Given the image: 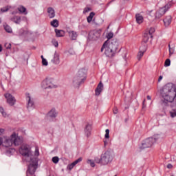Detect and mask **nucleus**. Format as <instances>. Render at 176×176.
<instances>
[{
  "label": "nucleus",
  "mask_w": 176,
  "mask_h": 176,
  "mask_svg": "<svg viewBox=\"0 0 176 176\" xmlns=\"http://www.w3.org/2000/svg\"><path fill=\"white\" fill-rule=\"evenodd\" d=\"M108 145V140H104V146H107Z\"/></svg>",
  "instance_id": "60"
},
{
  "label": "nucleus",
  "mask_w": 176,
  "mask_h": 176,
  "mask_svg": "<svg viewBox=\"0 0 176 176\" xmlns=\"http://www.w3.org/2000/svg\"><path fill=\"white\" fill-rule=\"evenodd\" d=\"M12 145H13L12 135H10V138H4V140H3V146L9 148V146H12Z\"/></svg>",
  "instance_id": "14"
},
{
  "label": "nucleus",
  "mask_w": 176,
  "mask_h": 176,
  "mask_svg": "<svg viewBox=\"0 0 176 176\" xmlns=\"http://www.w3.org/2000/svg\"><path fill=\"white\" fill-rule=\"evenodd\" d=\"M105 135H104V138H106V140H109V129H106L105 131Z\"/></svg>",
  "instance_id": "47"
},
{
  "label": "nucleus",
  "mask_w": 176,
  "mask_h": 176,
  "mask_svg": "<svg viewBox=\"0 0 176 176\" xmlns=\"http://www.w3.org/2000/svg\"><path fill=\"white\" fill-rule=\"evenodd\" d=\"M67 56H74L75 54V51L72 49H70L67 51L65 52Z\"/></svg>",
  "instance_id": "35"
},
{
  "label": "nucleus",
  "mask_w": 176,
  "mask_h": 176,
  "mask_svg": "<svg viewBox=\"0 0 176 176\" xmlns=\"http://www.w3.org/2000/svg\"><path fill=\"white\" fill-rule=\"evenodd\" d=\"M12 145H14L15 146H19V145H21L23 143V140L20 137L17 136L16 133H13L12 134Z\"/></svg>",
  "instance_id": "10"
},
{
  "label": "nucleus",
  "mask_w": 176,
  "mask_h": 176,
  "mask_svg": "<svg viewBox=\"0 0 176 176\" xmlns=\"http://www.w3.org/2000/svg\"><path fill=\"white\" fill-rule=\"evenodd\" d=\"M145 52H146V47L145 45H144L143 47H141L140 48V51L138 54V60H141V58H142V56H144V54L145 53Z\"/></svg>",
  "instance_id": "22"
},
{
  "label": "nucleus",
  "mask_w": 176,
  "mask_h": 176,
  "mask_svg": "<svg viewBox=\"0 0 176 176\" xmlns=\"http://www.w3.org/2000/svg\"><path fill=\"white\" fill-rule=\"evenodd\" d=\"M135 19L138 24H142V23H144V16H142L141 14H136Z\"/></svg>",
  "instance_id": "26"
},
{
  "label": "nucleus",
  "mask_w": 176,
  "mask_h": 176,
  "mask_svg": "<svg viewBox=\"0 0 176 176\" xmlns=\"http://www.w3.org/2000/svg\"><path fill=\"white\" fill-rule=\"evenodd\" d=\"M155 28H151L149 29L148 30V35L151 36H152V34H153L155 32Z\"/></svg>",
  "instance_id": "48"
},
{
  "label": "nucleus",
  "mask_w": 176,
  "mask_h": 176,
  "mask_svg": "<svg viewBox=\"0 0 176 176\" xmlns=\"http://www.w3.org/2000/svg\"><path fill=\"white\" fill-rule=\"evenodd\" d=\"M4 132H5V129H0V135H1V134H3Z\"/></svg>",
  "instance_id": "57"
},
{
  "label": "nucleus",
  "mask_w": 176,
  "mask_h": 176,
  "mask_svg": "<svg viewBox=\"0 0 176 176\" xmlns=\"http://www.w3.org/2000/svg\"><path fill=\"white\" fill-rule=\"evenodd\" d=\"M151 138H153L154 143H155L160 138V134H155Z\"/></svg>",
  "instance_id": "38"
},
{
  "label": "nucleus",
  "mask_w": 176,
  "mask_h": 176,
  "mask_svg": "<svg viewBox=\"0 0 176 176\" xmlns=\"http://www.w3.org/2000/svg\"><path fill=\"white\" fill-rule=\"evenodd\" d=\"M51 25L54 27V28H57V27H58V20L54 19L52 21H51Z\"/></svg>",
  "instance_id": "34"
},
{
  "label": "nucleus",
  "mask_w": 176,
  "mask_h": 176,
  "mask_svg": "<svg viewBox=\"0 0 176 176\" xmlns=\"http://www.w3.org/2000/svg\"><path fill=\"white\" fill-rule=\"evenodd\" d=\"M153 144H155V140H153V138H148L142 142V144L140 146V149L142 150L146 149V148H151V146H152Z\"/></svg>",
  "instance_id": "6"
},
{
  "label": "nucleus",
  "mask_w": 176,
  "mask_h": 176,
  "mask_svg": "<svg viewBox=\"0 0 176 176\" xmlns=\"http://www.w3.org/2000/svg\"><path fill=\"white\" fill-rule=\"evenodd\" d=\"M85 134L87 138L91 135V125L90 124H87L84 129Z\"/></svg>",
  "instance_id": "19"
},
{
  "label": "nucleus",
  "mask_w": 176,
  "mask_h": 176,
  "mask_svg": "<svg viewBox=\"0 0 176 176\" xmlns=\"http://www.w3.org/2000/svg\"><path fill=\"white\" fill-rule=\"evenodd\" d=\"M55 32H56V36L58 38H60L61 36H64V35L65 34V32L63 30H57V29H55Z\"/></svg>",
  "instance_id": "30"
},
{
  "label": "nucleus",
  "mask_w": 176,
  "mask_h": 176,
  "mask_svg": "<svg viewBox=\"0 0 176 176\" xmlns=\"http://www.w3.org/2000/svg\"><path fill=\"white\" fill-rule=\"evenodd\" d=\"M6 49H12V44H10V43H6L4 45Z\"/></svg>",
  "instance_id": "49"
},
{
  "label": "nucleus",
  "mask_w": 176,
  "mask_h": 176,
  "mask_svg": "<svg viewBox=\"0 0 176 176\" xmlns=\"http://www.w3.org/2000/svg\"><path fill=\"white\" fill-rule=\"evenodd\" d=\"M78 78H80V80H86V69H81L78 71L77 75Z\"/></svg>",
  "instance_id": "16"
},
{
  "label": "nucleus",
  "mask_w": 176,
  "mask_h": 176,
  "mask_svg": "<svg viewBox=\"0 0 176 176\" xmlns=\"http://www.w3.org/2000/svg\"><path fill=\"white\" fill-rule=\"evenodd\" d=\"M95 163H97L98 164H100V163H101V164H102V161L101 160V157L98 158V157H95Z\"/></svg>",
  "instance_id": "46"
},
{
  "label": "nucleus",
  "mask_w": 176,
  "mask_h": 176,
  "mask_svg": "<svg viewBox=\"0 0 176 176\" xmlns=\"http://www.w3.org/2000/svg\"><path fill=\"white\" fill-rule=\"evenodd\" d=\"M145 101L146 100L144 99L142 102V109H144V108H146V104H145Z\"/></svg>",
  "instance_id": "56"
},
{
  "label": "nucleus",
  "mask_w": 176,
  "mask_h": 176,
  "mask_svg": "<svg viewBox=\"0 0 176 176\" xmlns=\"http://www.w3.org/2000/svg\"><path fill=\"white\" fill-rule=\"evenodd\" d=\"M17 10L21 13H24V14H27V8H25V7L20 6L19 7H18Z\"/></svg>",
  "instance_id": "32"
},
{
  "label": "nucleus",
  "mask_w": 176,
  "mask_h": 176,
  "mask_svg": "<svg viewBox=\"0 0 176 176\" xmlns=\"http://www.w3.org/2000/svg\"><path fill=\"white\" fill-rule=\"evenodd\" d=\"M9 9H10V7L6 6L5 8H1V12L2 13H5V12H8V10H9Z\"/></svg>",
  "instance_id": "43"
},
{
  "label": "nucleus",
  "mask_w": 176,
  "mask_h": 176,
  "mask_svg": "<svg viewBox=\"0 0 176 176\" xmlns=\"http://www.w3.org/2000/svg\"><path fill=\"white\" fill-rule=\"evenodd\" d=\"M83 82L85 81L80 80V78L76 76L73 79V85L74 87H79V86H80Z\"/></svg>",
  "instance_id": "17"
},
{
  "label": "nucleus",
  "mask_w": 176,
  "mask_h": 176,
  "mask_svg": "<svg viewBox=\"0 0 176 176\" xmlns=\"http://www.w3.org/2000/svg\"><path fill=\"white\" fill-rule=\"evenodd\" d=\"M87 163L90 164L91 167H96V164H94V162H93L91 160H88Z\"/></svg>",
  "instance_id": "42"
},
{
  "label": "nucleus",
  "mask_w": 176,
  "mask_h": 176,
  "mask_svg": "<svg viewBox=\"0 0 176 176\" xmlns=\"http://www.w3.org/2000/svg\"><path fill=\"white\" fill-rule=\"evenodd\" d=\"M10 21L15 23V24H20V23H21V16H14L13 17L10 18Z\"/></svg>",
  "instance_id": "24"
},
{
  "label": "nucleus",
  "mask_w": 176,
  "mask_h": 176,
  "mask_svg": "<svg viewBox=\"0 0 176 176\" xmlns=\"http://www.w3.org/2000/svg\"><path fill=\"white\" fill-rule=\"evenodd\" d=\"M3 27H4L5 31H6L8 34H12V32H13L12 28L9 25L5 23L3 25Z\"/></svg>",
  "instance_id": "31"
},
{
  "label": "nucleus",
  "mask_w": 176,
  "mask_h": 176,
  "mask_svg": "<svg viewBox=\"0 0 176 176\" xmlns=\"http://www.w3.org/2000/svg\"><path fill=\"white\" fill-rule=\"evenodd\" d=\"M167 168H173V165L171 164H168L167 165Z\"/></svg>",
  "instance_id": "59"
},
{
  "label": "nucleus",
  "mask_w": 176,
  "mask_h": 176,
  "mask_svg": "<svg viewBox=\"0 0 176 176\" xmlns=\"http://www.w3.org/2000/svg\"><path fill=\"white\" fill-rule=\"evenodd\" d=\"M3 48H2V45H0V52H2Z\"/></svg>",
  "instance_id": "64"
},
{
  "label": "nucleus",
  "mask_w": 176,
  "mask_h": 176,
  "mask_svg": "<svg viewBox=\"0 0 176 176\" xmlns=\"http://www.w3.org/2000/svg\"><path fill=\"white\" fill-rule=\"evenodd\" d=\"M162 79H163V76H160V77L158 78V82H160L162 80Z\"/></svg>",
  "instance_id": "62"
},
{
  "label": "nucleus",
  "mask_w": 176,
  "mask_h": 176,
  "mask_svg": "<svg viewBox=\"0 0 176 176\" xmlns=\"http://www.w3.org/2000/svg\"><path fill=\"white\" fill-rule=\"evenodd\" d=\"M5 98L7 100V102L8 104L10 106V107H13V105H14L16 104V98L12 96V94H6L4 95Z\"/></svg>",
  "instance_id": "12"
},
{
  "label": "nucleus",
  "mask_w": 176,
  "mask_h": 176,
  "mask_svg": "<svg viewBox=\"0 0 176 176\" xmlns=\"http://www.w3.org/2000/svg\"><path fill=\"white\" fill-rule=\"evenodd\" d=\"M68 168H69V170H71L72 168H74L73 165L72 164L68 165Z\"/></svg>",
  "instance_id": "58"
},
{
  "label": "nucleus",
  "mask_w": 176,
  "mask_h": 176,
  "mask_svg": "<svg viewBox=\"0 0 176 176\" xmlns=\"http://www.w3.org/2000/svg\"><path fill=\"white\" fill-rule=\"evenodd\" d=\"M89 36L90 39L92 41H97L100 36H101V31L100 30H93L90 32L89 34Z\"/></svg>",
  "instance_id": "9"
},
{
  "label": "nucleus",
  "mask_w": 176,
  "mask_h": 176,
  "mask_svg": "<svg viewBox=\"0 0 176 176\" xmlns=\"http://www.w3.org/2000/svg\"><path fill=\"white\" fill-rule=\"evenodd\" d=\"M26 162L30 163L27 170L26 176L35 175V171H36V168H38V161L36 160V158L34 157L32 158L30 161Z\"/></svg>",
  "instance_id": "3"
},
{
  "label": "nucleus",
  "mask_w": 176,
  "mask_h": 176,
  "mask_svg": "<svg viewBox=\"0 0 176 176\" xmlns=\"http://www.w3.org/2000/svg\"><path fill=\"white\" fill-rule=\"evenodd\" d=\"M120 64L124 67L127 65V54H125L124 56L120 59Z\"/></svg>",
  "instance_id": "28"
},
{
  "label": "nucleus",
  "mask_w": 176,
  "mask_h": 176,
  "mask_svg": "<svg viewBox=\"0 0 176 176\" xmlns=\"http://www.w3.org/2000/svg\"><path fill=\"white\" fill-rule=\"evenodd\" d=\"M169 54L170 56L174 54V47L170 48Z\"/></svg>",
  "instance_id": "54"
},
{
  "label": "nucleus",
  "mask_w": 176,
  "mask_h": 176,
  "mask_svg": "<svg viewBox=\"0 0 176 176\" xmlns=\"http://www.w3.org/2000/svg\"><path fill=\"white\" fill-rule=\"evenodd\" d=\"M106 42H107V46H109L110 49H113L116 52L118 50L119 46L118 38H113L111 41H106Z\"/></svg>",
  "instance_id": "8"
},
{
  "label": "nucleus",
  "mask_w": 176,
  "mask_h": 176,
  "mask_svg": "<svg viewBox=\"0 0 176 176\" xmlns=\"http://www.w3.org/2000/svg\"><path fill=\"white\" fill-rule=\"evenodd\" d=\"M170 8H171V3H168L164 7L160 8L155 13V18L160 19Z\"/></svg>",
  "instance_id": "7"
},
{
  "label": "nucleus",
  "mask_w": 176,
  "mask_h": 176,
  "mask_svg": "<svg viewBox=\"0 0 176 176\" xmlns=\"http://www.w3.org/2000/svg\"><path fill=\"white\" fill-rule=\"evenodd\" d=\"M170 115L171 118H175L176 109H174V110H172L171 111H170Z\"/></svg>",
  "instance_id": "45"
},
{
  "label": "nucleus",
  "mask_w": 176,
  "mask_h": 176,
  "mask_svg": "<svg viewBox=\"0 0 176 176\" xmlns=\"http://www.w3.org/2000/svg\"><path fill=\"white\" fill-rule=\"evenodd\" d=\"M171 65V60L170 59H166L164 63V67H170Z\"/></svg>",
  "instance_id": "39"
},
{
  "label": "nucleus",
  "mask_w": 176,
  "mask_h": 176,
  "mask_svg": "<svg viewBox=\"0 0 176 176\" xmlns=\"http://www.w3.org/2000/svg\"><path fill=\"white\" fill-rule=\"evenodd\" d=\"M90 11H91V8H85L84 9L83 13H88V12H90Z\"/></svg>",
  "instance_id": "51"
},
{
  "label": "nucleus",
  "mask_w": 176,
  "mask_h": 176,
  "mask_svg": "<svg viewBox=\"0 0 176 176\" xmlns=\"http://www.w3.org/2000/svg\"><path fill=\"white\" fill-rule=\"evenodd\" d=\"M78 78H80V80H86V69H81L78 71L77 75Z\"/></svg>",
  "instance_id": "15"
},
{
  "label": "nucleus",
  "mask_w": 176,
  "mask_h": 176,
  "mask_svg": "<svg viewBox=\"0 0 176 176\" xmlns=\"http://www.w3.org/2000/svg\"><path fill=\"white\" fill-rule=\"evenodd\" d=\"M94 16H96V13H94V12H91L89 14V16L87 18V23H91L93 17H94Z\"/></svg>",
  "instance_id": "33"
},
{
  "label": "nucleus",
  "mask_w": 176,
  "mask_h": 176,
  "mask_svg": "<svg viewBox=\"0 0 176 176\" xmlns=\"http://www.w3.org/2000/svg\"><path fill=\"white\" fill-rule=\"evenodd\" d=\"M42 88L43 89H53L54 87V85L52 82V80L46 78L42 82Z\"/></svg>",
  "instance_id": "11"
},
{
  "label": "nucleus",
  "mask_w": 176,
  "mask_h": 176,
  "mask_svg": "<svg viewBox=\"0 0 176 176\" xmlns=\"http://www.w3.org/2000/svg\"><path fill=\"white\" fill-rule=\"evenodd\" d=\"M0 112L2 114V116H3V118H8V113H6V112L3 109V107H2L1 106H0Z\"/></svg>",
  "instance_id": "36"
},
{
  "label": "nucleus",
  "mask_w": 176,
  "mask_h": 176,
  "mask_svg": "<svg viewBox=\"0 0 176 176\" xmlns=\"http://www.w3.org/2000/svg\"><path fill=\"white\" fill-rule=\"evenodd\" d=\"M104 54L107 57H113L115 56V53L116 52L113 50L112 48H110L109 46H108V41H105L101 48V52H104Z\"/></svg>",
  "instance_id": "5"
},
{
  "label": "nucleus",
  "mask_w": 176,
  "mask_h": 176,
  "mask_svg": "<svg viewBox=\"0 0 176 176\" xmlns=\"http://www.w3.org/2000/svg\"><path fill=\"white\" fill-rule=\"evenodd\" d=\"M107 41H109V39H112L113 38V32H109L107 35Z\"/></svg>",
  "instance_id": "44"
},
{
  "label": "nucleus",
  "mask_w": 176,
  "mask_h": 176,
  "mask_svg": "<svg viewBox=\"0 0 176 176\" xmlns=\"http://www.w3.org/2000/svg\"><path fill=\"white\" fill-rule=\"evenodd\" d=\"M102 90H104V84H102V82L100 81L95 90L96 96H100Z\"/></svg>",
  "instance_id": "20"
},
{
  "label": "nucleus",
  "mask_w": 176,
  "mask_h": 176,
  "mask_svg": "<svg viewBox=\"0 0 176 176\" xmlns=\"http://www.w3.org/2000/svg\"><path fill=\"white\" fill-rule=\"evenodd\" d=\"M53 64L58 65L60 64V54L57 52H55L53 58L51 60Z\"/></svg>",
  "instance_id": "18"
},
{
  "label": "nucleus",
  "mask_w": 176,
  "mask_h": 176,
  "mask_svg": "<svg viewBox=\"0 0 176 176\" xmlns=\"http://www.w3.org/2000/svg\"><path fill=\"white\" fill-rule=\"evenodd\" d=\"M171 16L168 15L164 19V24L165 27H168L170 24H171Z\"/></svg>",
  "instance_id": "27"
},
{
  "label": "nucleus",
  "mask_w": 176,
  "mask_h": 176,
  "mask_svg": "<svg viewBox=\"0 0 176 176\" xmlns=\"http://www.w3.org/2000/svg\"><path fill=\"white\" fill-rule=\"evenodd\" d=\"M23 60H26L27 63H28V58H30V53L25 52L23 54Z\"/></svg>",
  "instance_id": "37"
},
{
  "label": "nucleus",
  "mask_w": 176,
  "mask_h": 176,
  "mask_svg": "<svg viewBox=\"0 0 176 176\" xmlns=\"http://www.w3.org/2000/svg\"><path fill=\"white\" fill-rule=\"evenodd\" d=\"M59 160H60V158H58V157H52V162L55 164H57V163H58Z\"/></svg>",
  "instance_id": "41"
},
{
  "label": "nucleus",
  "mask_w": 176,
  "mask_h": 176,
  "mask_svg": "<svg viewBox=\"0 0 176 176\" xmlns=\"http://www.w3.org/2000/svg\"><path fill=\"white\" fill-rule=\"evenodd\" d=\"M47 13L49 14L48 16L50 19H53L56 16V12H54V9L52 8H48L47 9Z\"/></svg>",
  "instance_id": "25"
},
{
  "label": "nucleus",
  "mask_w": 176,
  "mask_h": 176,
  "mask_svg": "<svg viewBox=\"0 0 176 176\" xmlns=\"http://www.w3.org/2000/svg\"><path fill=\"white\" fill-rule=\"evenodd\" d=\"M81 161H82V157H80L78 160H76V161H74V163L76 164H78V163H80Z\"/></svg>",
  "instance_id": "55"
},
{
  "label": "nucleus",
  "mask_w": 176,
  "mask_h": 176,
  "mask_svg": "<svg viewBox=\"0 0 176 176\" xmlns=\"http://www.w3.org/2000/svg\"><path fill=\"white\" fill-rule=\"evenodd\" d=\"M102 164L105 165L111 163L113 160V153L107 150L103 155H101Z\"/></svg>",
  "instance_id": "4"
},
{
  "label": "nucleus",
  "mask_w": 176,
  "mask_h": 176,
  "mask_svg": "<svg viewBox=\"0 0 176 176\" xmlns=\"http://www.w3.org/2000/svg\"><path fill=\"white\" fill-rule=\"evenodd\" d=\"M57 117V111H56V109H52L50 111V112L47 115V118L48 119H54V118Z\"/></svg>",
  "instance_id": "21"
},
{
  "label": "nucleus",
  "mask_w": 176,
  "mask_h": 176,
  "mask_svg": "<svg viewBox=\"0 0 176 176\" xmlns=\"http://www.w3.org/2000/svg\"><path fill=\"white\" fill-rule=\"evenodd\" d=\"M34 155L39 156V149L38 148H36L35 149Z\"/></svg>",
  "instance_id": "52"
},
{
  "label": "nucleus",
  "mask_w": 176,
  "mask_h": 176,
  "mask_svg": "<svg viewBox=\"0 0 176 176\" xmlns=\"http://www.w3.org/2000/svg\"><path fill=\"white\" fill-rule=\"evenodd\" d=\"M113 113H114V115H116L117 113H118V107H114L113 109Z\"/></svg>",
  "instance_id": "53"
},
{
  "label": "nucleus",
  "mask_w": 176,
  "mask_h": 176,
  "mask_svg": "<svg viewBox=\"0 0 176 176\" xmlns=\"http://www.w3.org/2000/svg\"><path fill=\"white\" fill-rule=\"evenodd\" d=\"M26 98L28 100L27 108L28 111L34 109V108L35 107V105L34 104V99L31 98V96H30V94H26Z\"/></svg>",
  "instance_id": "13"
},
{
  "label": "nucleus",
  "mask_w": 176,
  "mask_h": 176,
  "mask_svg": "<svg viewBox=\"0 0 176 176\" xmlns=\"http://www.w3.org/2000/svg\"><path fill=\"white\" fill-rule=\"evenodd\" d=\"M52 43L55 47H58V41L56 39L53 38L52 41Z\"/></svg>",
  "instance_id": "40"
},
{
  "label": "nucleus",
  "mask_w": 176,
  "mask_h": 176,
  "mask_svg": "<svg viewBox=\"0 0 176 176\" xmlns=\"http://www.w3.org/2000/svg\"><path fill=\"white\" fill-rule=\"evenodd\" d=\"M19 153L25 157L26 162H30L34 157V155H32L31 148L27 144L21 146L19 148Z\"/></svg>",
  "instance_id": "2"
},
{
  "label": "nucleus",
  "mask_w": 176,
  "mask_h": 176,
  "mask_svg": "<svg viewBox=\"0 0 176 176\" xmlns=\"http://www.w3.org/2000/svg\"><path fill=\"white\" fill-rule=\"evenodd\" d=\"M11 14H17V11H14L11 13Z\"/></svg>",
  "instance_id": "63"
},
{
  "label": "nucleus",
  "mask_w": 176,
  "mask_h": 176,
  "mask_svg": "<svg viewBox=\"0 0 176 176\" xmlns=\"http://www.w3.org/2000/svg\"><path fill=\"white\" fill-rule=\"evenodd\" d=\"M69 36L72 41H76V38H78V33L74 30L67 31Z\"/></svg>",
  "instance_id": "23"
},
{
  "label": "nucleus",
  "mask_w": 176,
  "mask_h": 176,
  "mask_svg": "<svg viewBox=\"0 0 176 176\" xmlns=\"http://www.w3.org/2000/svg\"><path fill=\"white\" fill-rule=\"evenodd\" d=\"M161 94L164 98L162 105V107H167L168 102H173L176 97L175 86L172 83L167 84L164 87Z\"/></svg>",
  "instance_id": "1"
},
{
  "label": "nucleus",
  "mask_w": 176,
  "mask_h": 176,
  "mask_svg": "<svg viewBox=\"0 0 176 176\" xmlns=\"http://www.w3.org/2000/svg\"><path fill=\"white\" fill-rule=\"evenodd\" d=\"M149 38H153V36H151L148 33H144L143 36V42L147 43L149 41Z\"/></svg>",
  "instance_id": "29"
},
{
  "label": "nucleus",
  "mask_w": 176,
  "mask_h": 176,
  "mask_svg": "<svg viewBox=\"0 0 176 176\" xmlns=\"http://www.w3.org/2000/svg\"><path fill=\"white\" fill-rule=\"evenodd\" d=\"M3 144V139L2 138H0V145H2Z\"/></svg>",
  "instance_id": "61"
},
{
  "label": "nucleus",
  "mask_w": 176,
  "mask_h": 176,
  "mask_svg": "<svg viewBox=\"0 0 176 176\" xmlns=\"http://www.w3.org/2000/svg\"><path fill=\"white\" fill-rule=\"evenodd\" d=\"M42 64L45 67H47V64H48L47 60L45 58H43Z\"/></svg>",
  "instance_id": "50"
}]
</instances>
